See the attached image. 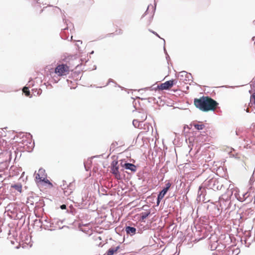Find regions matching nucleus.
<instances>
[{
  "mask_svg": "<svg viewBox=\"0 0 255 255\" xmlns=\"http://www.w3.org/2000/svg\"><path fill=\"white\" fill-rule=\"evenodd\" d=\"M12 187L19 192H21V185L20 184H14L12 186Z\"/></svg>",
  "mask_w": 255,
  "mask_h": 255,
  "instance_id": "obj_13",
  "label": "nucleus"
},
{
  "mask_svg": "<svg viewBox=\"0 0 255 255\" xmlns=\"http://www.w3.org/2000/svg\"><path fill=\"white\" fill-rule=\"evenodd\" d=\"M54 72L58 76L62 77L69 74L70 69L66 64H61L56 67Z\"/></svg>",
  "mask_w": 255,
  "mask_h": 255,
  "instance_id": "obj_3",
  "label": "nucleus"
},
{
  "mask_svg": "<svg viewBox=\"0 0 255 255\" xmlns=\"http://www.w3.org/2000/svg\"><path fill=\"white\" fill-rule=\"evenodd\" d=\"M112 173L117 179L120 178V175L119 171L118 161H113L112 163V168H111Z\"/></svg>",
  "mask_w": 255,
  "mask_h": 255,
  "instance_id": "obj_5",
  "label": "nucleus"
},
{
  "mask_svg": "<svg viewBox=\"0 0 255 255\" xmlns=\"http://www.w3.org/2000/svg\"><path fill=\"white\" fill-rule=\"evenodd\" d=\"M168 190L166 189H163V190L158 194V196L159 197V199H162L165 194H166Z\"/></svg>",
  "mask_w": 255,
  "mask_h": 255,
  "instance_id": "obj_10",
  "label": "nucleus"
},
{
  "mask_svg": "<svg viewBox=\"0 0 255 255\" xmlns=\"http://www.w3.org/2000/svg\"><path fill=\"white\" fill-rule=\"evenodd\" d=\"M23 92L24 93L25 96H30V91L28 90V88L27 87H24L23 89Z\"/></svg>",
  "mask_w": 255,
  "mask_h": 255,
  "instance_id": "obj_14",
  "label": "nucleus"
},
{
  "mask_svg": "<svg viewBox=\"0 0 255 255\" xmlns=\"http://www.w3.org/2000/svg\"><path fill=\"white\" fill-rule=\"evenodd\" d=\"M171 184L170 182H168L166 183V187L164 188V189H166L167 190H168V189L171 187Z\"/></svg>",
  "mask_w": 255,
  "mask_h": 255,
  "instance_id": "obj_16",
  "label": "nucleus"
},
{
  "mask_svg": "<svg viewBox=\"0 0 255 255\" xmlns=\"http://www.w3.org/2000/svg\"><path fill=\"white\" fill-rule=\"evenodd\" d=\"M154 8L152 5H148L146 12H145L143 16L147 14H149V19L150 20L152 19L154 14Z\"/></svg>",
  "mask_w": 255,
  "mask_h": 255,
  "instance_id": "obj_6",
  "label": "nucleus"
},
{
  "mask_svg": "<svg viewBox=\"0 0 255 255\" xmlns=\"http://www.w3.org/2000/svg\"><path fill=\"white\" fill-rule=\"evenodd\" d=\"M162 199H159V197L158 196L157 197V205H159V202L161 201V200H162Z\"/></svg>",
  "mask_w": 255,
  "mask_h": 255,
  "instance_id": "obj_19",
  "label": "nucleus"
},
{
  "mask_svg": "<svg viewBox=\"0 0 255 255\" xmlns=\"http://www.w3.org/2000/svg\"><path fill=\"white\" fill-rule=\"evenodd\" d=\"M135 121H134H134H133V125H134V123H135Z\"/></svg>",
  "mask_w": 255,
  "mask_h": 255,
  "instance_id": "obj_24",
  "label": "nucleus"
},
{
  "mask_svg": "<svg viewBox=\"0 0 255 255\" xmlns=\"http://www.w3.org/2000/svg\"><path fill=\"white\" fill-rule=\"evenodd\" d=\"M147 118V116L146 115H143V116L142 117V119H141V121L142 122L144 121V120H145Z\"/></svg>",
  "mask_w": 255,
  "mask_h": 255,
  "instance_id": "obj_18",
  "label": "nucleus"
},
{
  "mask_svg": "<svg viewBox=\"0 0 255 255\" xmlns=\"http://www.w3.org/2000/svg\"><path fill=\"white\" fill-rule=\"evenodd\" d=\"M193 126L197 130H202L204 128L205 126L203 124H194Z\"/></svg>",
  "mask_w": 255,
  "mask_h": 255,
  "instance_id": "obj_12",
  "label": "nucleus"
},
{
  "mask_svg": "<svg viewBox=\"0 0 255 255\" xmlns=\"http://www.w3.org/2000/svg\"><path fill=\"white\" fill-rule=\"evenodd\" d=\"M60 208L61 209H66V206L65 205H62V206H60Z\"/></svg>",
  "mask_w": 255,
  "mask_h": 255,
  "instance_id": "obj_20",
  "label": "nucleus"
},
{
  "mask_svg": "<svg viewBox=\"0 0 255 255\" xmlns=\"http://www.w3.org/2000/svg\"><path fill=\"white\" fill-rule=\"evenodd\" d=\"M119 248V247L115 248H110L107 252V255H113L117 251H118Z\"/></svg>",
  "mask_w": 255,
  "mask_h": 255,
  "instance_id": "obj_9",
  "label": "nucleus"
},
{
  "mask_svg": "<svg viewBox=\"0 0 255 255\" xmlns=\"http://www.w3.org/2000/svg\"><path fill=\"white\" fill-rule=\"evenodd\" d=\"M149 214H150V212L149 211L142 212L141 214V220H144L145 218H146L147 217V216H149Z\"/></svg>",
  "mask_w": 255,
  "mask_h": 255,
  "instance_id": "obj_11",
  "label": "nucleus"
},
{
  "mask_svg": "<svg viewBox=\"0 0 255 255\" xmlns=\"http://www.w3.org/2000/svg\"><path fill=\"white\" fill-rule=\"evenodd\" d=\"M124 167L126 169H129L132 171H135L136 170V167L133 164L127 163L124 164Z\"/></svg>",
  "mask_w": 255,
  "mask_h": 255,
  "instance_id": "obj_8",
  "label": "nucleus"
},
{
  "mask_svg": "<svg viewBox=\"0 0 255 255\" xmlns=\"http://www.w3.org/2000/svg\"><path fill=\"white\" fill-rule=\"evenodd\" d=\"M194 105L201 111L207 112L215 110L218 104L212 98L203 96L199 99H194Z\"/></svg>",
  "mask_w": 255,
  "mask_h": 255,
  "instance_id": "obj_1",
  "label": "nucleus"
},
{
  "mask_svg": "<svg viewBox=\"0 0 255 255\" xmlns=\"http://www.w3.org/2000/svg\"><path fill=\"white\" fill-rule=\"evenodd\" d=\"M35 181L37 184L48 185L50 187H52L53 185L50 181L47 179V175L45 173V171L43 168H40L38 172L35 174Z\"/></svg>",
  "mask_w": 255,
  "mask_h": 255,
  "instance_id": "obj_2",
  "label": "nucleus"
},
{
  "mask_svg": "<svg viewBox=\"0 0 255 255\" xmlns=\"http://www.w3.org/2000/svg\"><path fill=\"white\" fill-rule=\"evenodd\" d=\"M125 231L127 232V233L129 234L130 235H133L135 234L136 232V229L133 227H130L129 226H128L125 228Z\"/></svg>",
  "mask_w": 255,
  "mask_h": 255,
  "instance_id": "obj_7",
  "label": "nucleus"
},
{
  "mask_svg": "<svg viewBox=\"0 0 255 255\" xmlns=\"http://www.w3.org/2000/svg\"><path fill=\"white\" fill-rule=\"evenodd\" d=\"M72 190H73V188L70 189V191H68L67 190H64V194H65V195H68L71 193H72Z\"/></svg>",
  "mask_w": 255,
  "mask_h": 255,
  "instance_id": "obj_15",
  "label": "nucleus"
},
{
  "mask_svg": "<svg viewBox=\"0 0 255 255\" xmlns=\"http://www.w3.org/2000/svg\"><path fill=\"white\" fill-rule=\"evenodd\" d=\"M176 84L175 80L167 81L158 86L159 89L161 90H168Z\"/></svg>",
  "mask_w": 255,
  "mask_h": 255,
  "instance_id": "obj_4",
  "label": "nucleus"
},
{
  "mask_svg": "<svg viewBox=\"0 0 255 255\" xmlns=\"http://www.w3.org/2000/svg\"><path fill=\"white\" fill-rule=\"evenodd\" d=\"M254 86L255 87V80L254 81Z\"/></svg>",
  "mask_w": 255,
  "mask_h": 255,
  "instance_id": "obj_23",
  "label": "nucleus"
},
{
  "mask_svg": "<svg viewBox=\"0 0 255 255\" xmlns=\"http://www.w3.org/2000/svg\"><path fill=\"white\" fill-rule=\"evenodd\" d=\"M252 99H254V104H255V93H253V94L251 96Z\"/></svg>",
  "mask_w": 255,
  "mask_h": 255,
  "instance_id": "obj_17",
  "label": "nucleus"
},
{
  "mask_svg": "<svg viewBox=\"0 0 255 255\" xmlns=\"http://www.w3.org/2000/svg\"><path fill=\"white\" fill-rule=\"evenodd\" d=\"M156 35H157L158 36H159L158 35V34H157V33H156Z\"/></svg>",
  "mask_w": 255,
  "mask_h": 255,
  "instance_id": "obj_25",
  "label": "nucleus"
},
{
  "mask_svg": "<svg viewBox=\"0 0 255 255\" xmlns=\"http://www.w3.org/2000/svg\"><path fill=\"white\" fill-rule=\"evenodd\" d=\"M123 33L122 30H121V29H120V30H119V33L121 34V33Z\"/></svg>",
  "mask_w": 255,
  "mask_h": 255,
  "instance_id": "obj_21",
  "label": "nucleus"
},
{
  "mask_svg": "<svg viewBox=\"0 0 255 255\" xmlns=\"http://www.w3.org/2000/svg\"><path fill=\"white\" fill-rule=\"evenodd\" d=\"M247 113H249V108H247Z\"/></svg>",
  "mask_w": 255,
  "mask_h": 255,
  "instance_id": "obj_22",
  "label": "nucleus"
}]
</instances>
